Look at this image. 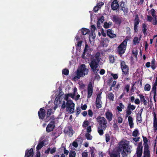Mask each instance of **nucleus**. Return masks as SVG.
Returning <instances> with one entry per match:
<instances>
[{"instance_id": "f257e3e1", "label": "nucleus", "mask_w": 157, "mask_h": 157, "mask_svg": "<svg viewBox=\"0 0 157 157\" xmlns=\"http://www.w3.org/2000/svg\"><path fill=\"white\" fill-rule=\"evenodd\" d=\"M94 58L95 59H91L89 65L93 72L96 74L99 70L98 63L101 58V55L98 52L96 54Z\"/></svg>"}, {"instance_id": "f03ea898", "label": "nucleus", "mask_w": 157, "mask_h": 157, "mask_svg": "<svg viewBox=\"0 0 157 157\" xmlns=\"http://www.w3.org/2000/svg\"><path fill=\"white\" fill-rule=\"evenodd\" d=\"M128 142L126 140H122L120 142L119 149L123 151L122 154L124 155H127L131 151V149L128 147Z\"/></svg>"}, {"instance_id": "7ed1b4c3", "label": "nucleus", "mask_w": 157, "mask_h": 157, "mask_svg": "<svg viewBox=\"0 0 157 157\" xmlns=\"http://www.w3.org/2000/svg\"><path fill=\"white\" fill-rule=\"evenodd\" d=\"M88 71L89 70L86 68V65L81 64L77 70L76 76L74 77V79H78L81 77H83L88 74Z\"/></svg>"}, {"instance_id": "20e7f679", "label": "nucleus", "mask_w": 157, "mask_h": 157, "mask_svg": "<svg viewBox=\"0 0 157 157\" xmlns=\"http://www.w3.org/2000/svg\"><path fill=\"white\" fill-rule=\"evenodd\" d=\"M96 120L99 124V127H101V128L105 130L107 127V121L106 119L104 117L99 116L97 118Z\"/></svg>"}, {"instance_id": "39448f33", "label": "nucleus", "mask_w": 157, "mask_h": 157, "mask_svg": "<svg viewBox=\"0 0 157 157\" xmlns=\"http://www.w3.org/2000/svg\"><path fill=\"white\" fill-rule=\"evenodd\" d=\"M128 40L125 39L118 46L117 51L120 54H122L124 53L126 48Z\"/></svg>"}, {"instance_id": "423d86ee", "label": "nucleus", "mask_w": 157, "mask_h": 157, "mask_svg": "<svg viewBox=\"0 0 157 157\" xmlns=\"http://www.w3.org/2000/svg\"><path fill=\"white\" fill-rule=\"evenodd\" d=\"M75 104L72 100H70L67 102L66 111L72 113L74 112Z\"/></svg>"}, {"instance_id": "0eeeda50", "label": "nucleus", "mask_w": 157, "mask_h": 157, "mask_svg": "<svg viewBox=\"0 0 157 157\" xmlns=\"http://www.w3.org/2000/svg\"><path fill=\"white\" fill-rule=\"evenodd\" d=\"M101 93H100L97 95V98L96 101V107L98 108H101L102 102L101 101Z\"/></svg>"}, {"instance_id": "6e6552de", "label": "nucleus", "mask_w": 157, "mask_h": 157, "mask_svg": "<svg viewBox=\"0 0 157 157\" xmlns=\"http://www.w3.org/2000/svg\"><path fill=\"white\" fill-rule=\"evenodd\" d=\"M39 118L42 120L44 119L46 115V111L44 108H41L38 112Z\"/></svg>"}, {"instance_id": "1a4fd4ad", "label": "nucleus", "mask_w": 157, "mask_h": 157, "mask_svg": "<svg viewBox=\"0 0 157 157\" xmlns=\"http://www.w3.org/2000/svg\"><path fill=\"white\" fill-rule=\"evenodd\" d=\"M121 67L124 74L125 75L127 74L128 72V66L125 64L124 61H121Z\"/></svg>"}, {"instance_id": "9d476101", "label": "nucleus", "mask_w": 157, "mask_h": 157, "mask_svg": "<svg viewBox=\"0 0 157 157\" xmlns=\"http://www.w3.org/2000/svg\"><path fill=\"white\" fill-rule=\"evenodd\" d=\"M93 87L92 86V83L90 82L88 86L87 92H88V96L87 97L90 98L92 95L93 92Z\"/></svg>"}, {"instance_id": "9b49d317", "label": "nucleus", "mask_w": 157, "mask_h": 157, "mask_svg": "<svg viewBox=\"0 0 157 157\" xmlns=\"http://www.w3.org/2000/svg\"><path fill=\"white\" fill-rule=\"evenodd\" d=\"M148 145L146 144L144 147V156L143 157H150V151L148 150Z\"/></svg>"}, {"instance_id": "f8f14e48", "label": "nucleus", "mask_w": 157, "mask_h": 157, "mask_svg": "<svg viewBox=\"0 0 157 157\" xmlns=\"http://www.w3.org/2000/svg\"><path fill=\"white\" fill-rule=\"evenodd\" d=\"M50 131L53 130L55 126L54 118L53 117L51 116L50 118Z\"/></svg>"}, {"instance_id": "ddd939ff", "label": "nucleus", "mask_w": 157, "mask_h": 157, "mask_svg": "<svg viewBox=\"0 0 157 157\" xmlns=\"http://www.w3.org/2000/svg\"><path fill=\"white\" fill-rule=\"evenodd\" d=\"M33 149L31 148L29 150H26L25 157H33Z\"/></svg>"}, {"instance_id": "4468645a", "label": "nucleus", "mask_w": 157, "mask_h": 157, "mask_svg": "<svg viewBox=\"0 0 157 157\" xmlns=\"http://www.w3.org/2000/svg\"><path fill=\"white\" fill-rule=\"evenodd\" d=\"M105 115L106 118L109 121H110L112 120L113 114L109 110H108L105 113Z\"/></svg>"}, {"instance_id": "2eb2a0df", "label": "nucleus", "mask_w": 157, "mask_h": 157, "mask_svg": "<svg viewBox=\"0 0 157 157\" xmlns=\"http://www.w3.org/2000/svg\"><path fill=\"white\" fill-rule=\"evenodd\" d=\"M111 8L113 10H117L119 7L118 2L117 0H114L112 2L111 4Z\"/></svg>"}, {"instance_id": "dca6fc26", "label": "nucleus", "mask_w": 157, "mask_h": 157, "mask_svg": "<svg viewBox=\"0 0 157 157\" xmlns=\"http://www.w3.org/2000/svg\"><path fill=\"white\" fill-rule=\"evenodd\" d=\"M107 34L109 37L112 38H115L117 36L116 35L113 33V32L110 29L107 30Z\"/></svg>"}, {"instance_id": "f3484780", "label": "nucleus", "mask_w": 157, "mask_h": 157, "mask_svg": "<svg viewBox=\"0 0 157 157\" xmlns=\"http://www.w3.org/2000/svg\"><path fill=\"white\" fill-rule=\"evenodd\" d=\"M157 85V78H156L155 82L153 85L152 88V89L151 92L154 94V98H155V97L156 94V87Z\"/></svg>"}, {"instance_id": "a211bd4d", "label": "nucleus", "mask_w": 157, "mask_h": 157, "mask_svg": "<svg viewBox=\"0 0 157 157\" xmlns=\"http://www.w3.org/2000/svg\"><path fill=\"white\" fill-rule=\"evenodd\" d=\"M142 147L138 146L137 148L136 154L137 157H141L142 153Z\"/></svg>"}, {"instance_id": "6ab92c4d", "label": "nucleus", "mask_w": 157, "mask_h": 157, "mask_svg": "<svg viewBox=\"0 0 157 157\" xmlns=\"http://www.w3.org/2000/svg\"><path fill=\"white\" fill-rule=\"evenodd\" d=\"M154 115V129L156 131L157 130V120L156 117V114L155 112L153 113Z\"/></svg>"}, {"instance_id": "aec40b11", "label": "nucleus", "mask_w": 157, "mask_h": 157, "mask_svg": "<svg viewBox=\"0 0 157 157\" xmlns=\"http://www.w3.org/2000/svg\"><path fill=\"white\" fill-rule=\"evenodd\" d=\"M128 120L130 128H132L133 127V119L132 117L130 116H128Z\"/></svg>"}, {"instance_id": "412c9836", "label": "nucleus", "mask_w": 157, "mask_h": 157, "mask_svg": "<svg viewBox=\"0 0 157 157\" xmlns=\"http://www.w3.org/2000/svg\"><path fill=\"white\" fill-rule=\"evenodd\" d=\"M104 21V17L102 16L98 19L97 23V26L98 27H100V25L101 23H102Z\"/></svg>"}, {"instance_id": "4be33fe9", "label": "nucleus", "mask_w": 157, "mask_h": 157, "mask_svg": "<svg viewBox=\"0 0 157 157\" xmlns=\"http://www.w3.org/2000/svg\"><path fill=\"white\" fill-rule=\"evenodd\" d=\"M113 20L117 23L120 24L121 21V18L116 16H114L113 17Z\"/></svg>"}, {"instance_id": "5701e85b", "label": "nucleus", "mask_w": 157, "mask_h": 157, "mask_svg": "<svg viewBox=\"0 0 157 157\" xmlns=\"http://www.w3.org/2000/svg\"><path fill=\"white\" fill-rule=\"evenodd\" d=\"M62 99L60 98L56 97L55 101V103L56 105H59L61 103Z\"/></svg>"}, {"instance_id": "b1692460", "label": "nucleus", "mask_w": 157, "mask_h": 157, "mask_svg": "<svg viewBox=\"0 0 157 157\" xmlns=\"http://www.w3.org/2000/svg\"><path fill=\"white\" fill-rule=\"evenodd\" d=\"M44 141L40 142L36 147V150L39 151V150L44 145Z\"/></svg>"}, {"instance_id": "393cba45", "label": "nucleus", "mask_w": 157, "mask_h": 157, "mask_svg": "<svg viewBox=\"0 0 157 157\" xmlns=\"http://www.w3.org/2000/svg\"><path fill=\"white\" fill-rule=\"evenodd\" d=\"M77 90L76 87L74 88V92L72 94H68V95L69 97H71L72 98H73L77 92Z\"/></svg>"}, {"instance_id": "a878e982", "label": "nucleus", "mask_w": 157, "mask_h": 157, "mask_svg": "<svg viewBox=\"0 0 157 157\" xmlns=\"http://www.w3.org/2000/svg\"><path fill=\"white\" fill-rule=\"evenodd\" d=\"M140 97L141 101L143 102L144 105H146L147 104V102L145 99L144 96L143 95H140Z\"/></svg>"}, {"instance_id": "bb28decb", "label": "nucleus", "mask_w": 157, "mask_h": 157, "mask_svg": "<svg viewBox=\"0 0 157 157\" xmlns=\"http://www.w3.org/2000/svg\"><path fill=\"white\" fill-rule=\"evenodd\" d=\"M135 106L133 105H132L130 103H129L128 105L127 109L131 111L134 110L135 109Z\"/></svg>"}, {"instance_id": "cd10ccee", "label": "nucleus", "mask_w": 157, "mask_h": 157, "mask_svg": "<svg viewBox=\"0 0 157 157\" xmlns=\"http://www.w3.org/2000/svg\"><path fill=\"white\" fill-rule=\"evenodd\" d=\"M124 106L123 105L122 103H120L119 104V106H117V109L120 112H121L122 111V109H124Z\"/></svg>"}, {"instance_id": "c85d7f7f", "label": "nucleus", "mask_w": 157, "mask_h": 157, "mask_svg": "<svg viewBox=\"0 0 157 157\" xmlns=\"http://www.w3.org/2000/svg\"><path fill=\"white\" fill-rule=\"evenodd\" d=\"M80 139V138H77L72 143V145L75 147H77L78 146V142Z\"/></svg>"}, {"instance_id": "c756f323", "label": "nucleus", "mask_w": 157, "mask_h": 157, "mask_svg": "<svg viewBox=\"0 0 157 157\" xmlns=\"http://www.w3.org/2000/svg\"><path fill=\"white\" fill-rule=\"evenodd\" d=\"M141 115V113H138L137 114V117H136L137 120L138 121H140V122H141V121L142 120Z\"/></svg>"}, {"instance_id": "7c9ffc66", "label": "nucleus", "mask_w": 157, "mask_h": 157, "mask_svg": "<svg viewBox=\"0 0 157 157\" xmlns=\"http://www.w3.org/2000/svg\"><path fill=\"white\" fill-rule=\"evenodd\" d=\"M139 20L138 15L136 16L135 19L134 20V25H137L139 23Z\"/></svg>"}, {"instance_id": "2f4dec72", "label": "nucleus", "mask_w": 157, "mask_h": 157, "mask_svg": "<svg viewBox=\"0 0 157 157\" xmlns=\"http://www.w3.org/2000/svg\"><path fill=\"white\" fill-rule=\"evenodd\" d=\"M108 98L110 100L113 101L114 98V95L112 93L108 94Z\"/></svg>"}, {"instance_id": "473e14b6", "label": "nucleus", "mask_w": 157, "mask_h": 157, "mask_svg": "<svg viewBox=\"0 0 157 157\" xmlns=\"http://www.w3.org/2000/svg\"><path fill=\"white\" fill-rule=\"evenodd\" d=\"M81 31L82 34L83 35H86L89 32V30L84 28H82Z\"/></svg>"}, {"instance_id": "72a5a7b5", "label": "nucleus", "mask_w": 157, "mask_h": 157, "mask_svg": "<svg viewBox=\"0 0 157 157\" xmlns=\"http://www.w3.org/2000/svg\"><path fill=\"white\" fill-rule=\"evenodd\" d=\"M68 129H69V132L68 133L69 136L71 137L73 135V134L74 133V131L72 130V128L71 127H68Z\"/></svg>"}, {"instance_id": "f704fd0d", "label": "nucleus", "mask_w": 157, "mask_h": 157, "mask_svg": "<svg viewBox=\"0 0 157 157\" xmlns=\"http://www.w3.org/2000/svg\"><path fill=\"white\" fill-rule=\"evenodd\" d=\"M98 132L99 134L101 135H102L103 134V129L101 128V127H98Z\"/></svg>"}, {"instance_id": "c9c22d12", "label": "nucleus", "mask_w": 157, "mask_h": 157, "mask_svg": "<svg viewBox=\"0 0 157 157\" xmlns=\"http://www.w3.org/2000/svg\"><path fill=\"white\" fill-rule=\"evenodd\" d=\"M130 89V85L128 84L124 86V91H126L127 93H128Z\"/></svg>"}, {"instance_id": "e433bc0d", "label": "nucleus", "mask_w": 157, "mask_h": 157, "mask_svg": "<svg viewBox=\"0 0 157 157\" xmlns=\"http://www.w3.org/2000/svg\"><path fill=\"white\" fill-rule=\"evenodd\" d=\"M147 26L146 24L144 23L142 24V28H143V33L145 34L146 32L147 31Z\"/></svg>"}, {"instance_id": "4c0bfd02", "label": "nucleus", "mask_w": 157, "mask_h": 157, "mask_svg": "<svg viewBox=\"0 0 157 157\" xmlns=\"http://www.w3.org/2000/svg\"><path fill=\"white\" fill-rule=\"evenodd\" d=\"M155 59H153L151 62V67L153 69H154L156 67L155 65Z\"/></svg>"}, {"instance_id": "58836bf2", "label": "nucleus", "mask_w": 157, "mask_h": 157, "mask_svg": "<svg viewBox=\"0 0 157 157\" xmlns=\"http://www.w3.org/2000/svg\"><path fill=\"white\" fill-rule=\"evenodd\" d=\"M76 153L75 151H71L69 153V157H75Z\"/></svg>"}, {"instance_id": "ea45409f", "label": "nucleus", "mask_w": 157, "mask_h": 157, "mask_svg": "<svg viewBox=\"0 0 157 157\" xmlns=\"http://www.w3.org/2000/svg\"><path fill=\"white\" fill-rule=\"evenodd\" d=\"M69 72V70L67 69H64L62 71V73L64 75H68Z\"/></svg>"}, {"instance_id": "a19ab883", "label": "nucleus", "mask_w": 157, "mask_h": 157, "mask_svg": "<svg viewBox=\"0 0 157 157\" xmlns=\"http://www.w3.org/2000/svg\"><path fill=\"white\" fill-rule=\"evenodd\" d=\"M139 133L137 129H136L132 132V136L134 137L136 136Z\"/></svg>"}, {"instance_id": "79ce46f5", "label": "nucleus", "mask_w": 157, "mask_h": 157, "mask_svg": "<svg viewBox=\"0 0 157 157\" xmlns=\"http://www.w3.org/2000/svg\"><path fill=\"white\" fill-rule=\"evenodd\" d=\"M111 157H120L119 153L118 152L116 153H113L110 155Z\"/></svg>"}, {"instance_id": "37998d69", "label": "nucleus", "mask_w": 157, "mask_h": 157, "mask_svg": "<svg viewBox=\"0 0 157 157\" xmlns=\"http://www.w3.org/2000/svg\"><path fill=\"white\" fill-rule=\"evenodd\" d=\"M85 136L88 140H91L92 139V136L88 133H86L85 134Z\"/></svg>"}, {"instance_id": "c03bdc74", "label": "nucleus", "mask_w": 157, "mask_h": 157, "mask_svg": "<svg viewBox=\"0 0 157 157\" xmlns=\"http://www.w3.org/2000/svg\"><path fill=\"white\" fill-rule=\"evenodd\" d=\"M138 53V51L137 50H132V54L136 58L137 57Z\"/></svg>"}, {"instance_id": "a18cd8bd", "label": "nucleus", "mask_w": 157, "mask_h": 157, "mask_svg": "<svg viewBox=\"0 0 157 157\" xmlns=\"http://www.w3.org/2000/svg\"><path fill=\"white\" fill-rule=\"evenodd\" d=\"M133 43L134 44H136L137 43H139L138 38L137 37H135L133 40Z\"/></svg>"}, {"instance_id": "49530a36", "label": "nucleus", "mask_w": 157, "mask_h": 157, "mask_svg": "<svg viewBox=\"0 0 157 157\" xmlns=\"http://www.w3.org/2000/svg\"><path fill=\"white\" fill-rule=\"evenodd\" d=\"M151 14L153 18H156V15H155V10L153 9H152L151 10Z\"/></svg>"}, {"instance_id": "de8ad7c7", "label": "nucleus", "mask_w": 157, "mask_h": 157, "mask_svg": "<svg viewBox=\"0 0 157 157\" xmlns=\"http://www.w3.org/2000/svg\"><path fill=\"white\" fill-rule=\"evenodd\" d=\"M111 75L113 77V78L115 79H117L118 77V75L117 74L111 73Z\"/></svg>"}, {"instance_id": "09e8293b", "label": "nucleus", "mask_w": 157, "mask_h": 157, "mask_svg": "<svg viewBox=\"0 0 157 157\" xmlns=\"http://www.w3.org/2000/svg\"><path fill=\"white\" fill-rule=\"evenodd\" d=\"M150 89V86L149 84H146L144 87L145 90L149 91Z\"/></svg>"}, {"instance_id": "8fccbe9b", "label": "nucleus", "mask_w": 157, "mask_h": 157, "mask_svg": "<svg viewBox=\"0 0 157 157\" xmlns=\"http://www.w3.org/2000/svg\"><path fill=\"white\" fill-rule=\"evenodd\" d=\"M109 60L110 62L113 63L114 62V58L112 56H110L109 57Z\"/></svg>"}, {"instance_id": "3c124183", "label": "nucleus", "mask_w": 157, "mask_h": 157, "mask_svg": "<svg viewBox=\"0 0 157 157\" xmlns=\"http://www.w3.org/2000/svg\"><path fill=\"white\" fill-rule=\"evenodd\" d=\"M49 112V109H48L47 110V115L46 118L45 120V121L46 122H48L49 121V119H48V117L49 116L48 115V113Z\"/></svg>"}, {"instance_id": "603ef678", "label": "nucleus", "mask_w": 157, "mask_h": 157, "mask_svg": "<svg viewBox=\"0 0 157 157\" xmlns=\"http://www.w3.org/2000/svg\"><path fill=\"white\" fill-rule=\"evenodd\" d=\"M132 112L131 111L127 109V110H126V117H128V116L132 113Z\"/></svg>"}, {"instance_id": "864d4df0", "label": "nucleus", "mask_w": 157, "mask_h": 157, "mask_svg": "<svg viewBox=\"0 0 157 157\" xmlns=\"http://www.w3.org/2000/svg\"><path fill=\"white\" fill-rule=\"evenodd\" d=\"M56 148L55 147H54L53 148H52L51 149L50 148V151L51 154H52L55 152L56 151Z\"/></svg>"}, {"instance_id": "5fc2aeb1", "label": "nucleus", "mask_w": 157, "mask_h": 157, "mask_svg": "<svg viewBox=\"0 0 157 157\" xmlns=\"http://www.w3.org/2000/svg\"><path fill=\"white\" fill-rule=\"evenodd\" d=\"M110 136L109 134H106L105 135V140L106 142H108L110 140Z\"/></svg>"}, {"instance_id": "6e6d98bb", "label": "nucleus", "mask_w": 157, "mask_h": 157, "mask_svg": "<svg viewBox=\"0 0 157 157\" xmlns=\"http://www.w3.org/2000/svg\"><path fill=\"white\" fill-rule=\"evenodd\" d=\"M89 124V122L88 121H85L84 122L83 126L84 127H86L88 126Z\"/></svg>"}, {"instance_id": "4d7b16f0", "label": "nucleus", "mask_w": 157, "mask_h": 157, "mask_svg": "<svg viewBox=\"0 0 157 157\" xmlns=\"http://www.w3.org/2000/svg\"><path fill=\"white\" fill-rule=\"evenodd\" d=\"M153 20L152 21V24L154 25H156L157 24V18H153Z\"/></svg>"}, {"instance_id": "13d9d810", "label": "nucleus", "mask_w": 157, "mask_h": 157, "mask_svg": "<svg viewBox=\"0 0 157 157\" xmlns=\"http://www.w3.org/2000/svg\"><path fill=\"white\" fill-rule=\"evenodd\" d=\"M66 107V102L65 101H63V103L61 105V108L63 109H64Z\"/></svg>"}, {"instance_id": "bf43d9fd", "label": "nucleus", "mask_w": 157, "mask_h": 157, "mask_svg": "<svg viewBox=\"0 0 157 157\" xmlns=\"http://www.w3.org/2000/svg\"><path fill=\"white\" fill-rule=\"evenodd\" d=\"M121 10L123 11L124 13H127L128 12V9L125 6H124L123 8H121Z\"/></svg>"}, {"instance_id": "052dcab7", "label": "nucleus", "mask_w": 157, "mask_h": 157, "mask_svg": "<svg viewBox=\"0 0 157 157\" xmlns=\"http://www.w3.org/2000/svg\"><path fill=\"white\" fill-rule=\"evenodd\" d=\"M87 107V106L86 104H85L84 105H81V108L82 110H85L86 109Z\"/></svg>"}, {"instance_id": "680f3d73", "label": "nucleus", "mask_w": 157, "mask_h": 157, "mask_svg": "<svg viewBox=\"0 0 157 157\" xmlns=\"http://www.w3.org/2000/svg\"><path fill=\"white\" fill-rule=\"evenodd\" d=\"M100 7H98V6H96L94 8V10L95 12H97L99 9Z\"/></svg>"}, {"instance_id": "e2e57ef3", "label": "nucleus", "mask_w": 157, "mask_h": 157, "mask_svg": "<svg viewBox=\"0 0 157 157\" xmlns=\"http://www.w3.org/2000/svg\"><path fill=\"white\" fill-rule=\"evenodd\" d=\"M104 27L106 29L108 28L109 27V24L107 22H105L104 25Z\"/></svg>"}, {"instance_id": "0e129e2a", "label": "nucleus", "mask_w": 157, "mask_h": 157, "mask_svg": "<svg viewBox=\"0 0 157 157\" xmlns=\"http://www.w3.org/2000/svg\"><path fill=\"white\" fill-rule=\"evenodd\" d=\"M88 115L90 117L92 116L93 113L91 110L89 109L88 110Z\"/></svg>"}, {"instance_id": "69168bd1", "label": "nucleus", "mask_w": 157, "mask_h": 157, "mask_svg": "<svg viewBox=\"0 0 157 157\" xmlns=\"http://www.w3.org/2000/svg\"><path fill=\"white\" fill-rule=\"evenodd\" d=\"M88 155L87 153L86 152H83L82 153V157H87Z\"/></svg>"}, {"instance_id": "338daca9", "label": "nucleus", "mask_w": 157, "mask_h": 157, "mask_svg": "<svg viewBox=\"0 0 157 157\" xmlns=\"http://www.w3.org/2000/svg\"><path fill=\"white\" fill-rule=\"evenodd\" d=\"M147 21H150L151 22L152 21V17L151 16H147Z\"/></svg>"}, {"instance_id": "774afa93", "label": "nucleus", "mask_w": 157, "mask_h": 157, "mask_svg": "<svg viewBox=\"0 0 157 157\" xmlns=\"http://www.w3.org/2000/svg\"><path fill=\"white\" fill-rule=\"evenodd\" d=\"M37 152L36 157H40V154L39 151L36 150Z\"/></svg>"}]
</instances>
